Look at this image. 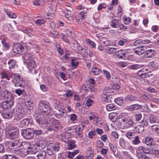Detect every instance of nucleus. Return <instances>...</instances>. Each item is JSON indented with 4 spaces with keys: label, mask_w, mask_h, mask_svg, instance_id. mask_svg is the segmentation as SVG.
I'll use <instances>...</instances> for the list:
<instances>
[{
    "label": "nucleus",
    "mask_w": 159,
    "mask_h": 159,
    "mask_svg": "<svg viewBox=\"0 0 159 159\" xmlns=\"http://www.w3.org/2000/svg\"><path fill=\"white\" fill-rule=\"evenodd\" d=\"M49 104L48 103L43 100L39 102L38 106L39 109L43 114L48 115L50 113L51 109Z\"/></svg>",
    "instance_id": "f257e3e1"
},
{
    "label": "nucleus",
    "mask_w": 159,
    "mask_h": 159,
    "mask_svg": "<svg viewBox=\"0 0 159 159\" xmlns=\"http://www.w3.org/2000/svg\"><path fill=\"white\" fill-rule=\"evenodd\" d=\"M6 145L10 149H14L17 154L19 152V148L21 147V142L18 140H15L14 141H7L6 143Z\"/></svg>",
    "instance_id": "f03ea898"
},
{
    "label": "nucleus",
    "mask_w": 159,
    "mask_h": 159,
    "mask_svg": "<svg viewBox=\"0 0 159 159\" xmlns=\"http://www.w3.org/2000/svg\"><path fill=\"white\" fill-rule=\"evenodd\" d=\"M21 135L25 139H30L34 137L33 131L30 128H28L21 130Z\"/></svg>",
    "instance_id": "7ed1b4c3"
},
{
    "label": "nucleus",
    "mask_w": 159,
    "mask_h": 159,
    "mask_svg": "<svg viewBox=\"0 0 159 159\" xmlns=\"http://www.w3.org/2000/svg\"><path fill=\"white\" fill-rule=\"evenodd\" d=\"M13 50L15 53L19 54H23L25 51L24 48L20 43L14 44L13 46Z\"/></svg>",
    "instance_id": "20e7f679"
},
{
    "label": "nucleus",
    "mask_w": 159,
    "mask_h": 159,
    "mask_svg": "<svg viewBox=\"0 0 159 159\" xmlns=\"http://www.w3.org/2000/svg\"><path fill=\"white\" fill-rule=\"evenodd\" d=\"M14 104L12 99H8L1 103V107L5 110L9 109L11 108Z\"/></svg>",
    "instance_id": "39448f33"
},
{
    "label": "nucleus",
    "mask_w": 159,
    "mask_h": 159,
    "mask_svg": "<svg viewBox=\"0 0 159 159\" xmlns=\"http://www.w3.org/2000/svg\"><path fill=\"white\" fill-rule=\"evenodd\" d=\"M150 71L148 69L143 68L138 72V74L142 78H147L150 75Z\"/></svg>",
    "instance_id": "423d86ee"
},
{
    "label": "nucleus",
    "mask_w": 159,
    "mask_h": 159,
    "mask_svg": "<svg viewBox=\"0 0 159 159\" xmlns=\"http://www.w3.org/2000/svg\"><path fill=\"white\" fill-rule=\"evenodd\" d=\"M35 117V120L38 124L43 125L45 123V118L43 114L37 113Z\"/></svg>",
    "instance_id": "0eeeda50"
},
{
    "label": "nucleus",
    "mask_w": 159,
    "mask_h": 159,
    "mask_svg": "<svg viewBox=\"0 0 159 159\" xmlns=\"http://www.w3.org/2000/svg\"><path fill=\"white\" fill-rule=\"evenodd\" d=\"M19 136V131L18 129H15L14 132H8L7 134V138L11 140L16 139Z\"/></svg>",
    "instance_id": "6e6552de"
},
{
    "label": "nucleus",
    "mask_w": 159,
    "mask_h": 159,
    "mask_svg": "<svg viewBox=\"0 0 159 159\" xmlns=\"http://www.w3.org/2000/svg\"><path fill=\"white\" fill-rule=\"evenodd\" d=\"M146 51V46H141L136 48L134 51L136 54L140 56L144 53Z\"/></svg>",
    "instance_id": "1a4fd4ad"
},
{
    "label": "nucleus",
    "mask_w": 159,
    "mask_h": 159,
    "mask_svg": "<svg viewBox=\"0 0 159 159\" xmlns=\"http://www.w3.org/2000/svg\"><path fill=\"white\" fill-rule=\"evenodd\" d=\"M30 119L27 118H25L20 121L19 126L21 128H26L30 124Z\"/></svg>",
    "instance_id": "9d476101"
},
{
    "label": "nucleus",
    "mask_w": 159,
    "mask_h": 159,
    "mask_svg": "<svg viewBox=\"0 0 159 159\" xmlns=\"http://www.w3.org/2000/svg\"><path fill=\"white\" fill-rule=\"evenodd\" d=\"M144 56L146 58H150L153 57L155 55V51L152 49H147L146 48V51L145 52Z\"/></svg>",
    "instance_id": "9b49d317"
},
{
    "label": "nucleus",
    "mask_w": 159,
    "mask_h": 159,
    "mask_svg": "<svg viewBox=\"0 0 159 159\" xmlns=\"http://www.w3.org/2000/svg\"><path fill=\"white\" fill-rule=\"evenodd\" d=\"M60 126V122L58 120H56L52 124V126L49 127L48 128V130L51 131L54 130V131H56L59 129Z\"/></svg>",
    "instance_id": "f8f14e48"
},
{
    "label": "nucleus",
    "mask_w": 159,
    "mask_h": 159,
    "mask_svg": "<svg viewBox=\"0 0 159 159\" xmlns=\"http://www.w3.org/2000/svg\"><path fill=\"white\" fill-rule=\"evenodd\" d=\"M16 111L19 113L16 115L18 118L17 120H20L25 115L24 108L22 106L18 108V109Z\"/></svg>",
    "instance_id": "ddd939ff"
},
{
    "label": "nucleus",
    "mask_w": 159,
    "mask_h": 159,
    "mask_svg": "<svg viewBox=\"0 0 159 159\" xmlns=\"http://www.w3.org/2000/svg\"><path fill=\"white\" fill-rule=\"evenodd\" d=\"M45 145V141L43 139L38 140L35 144L36 147L39 148V150L44 148Z\"/></svg>",
    "instance_id": "4468645a"
},
{
    "label": "nucleus",
    "mask_w": 159,
    "mask_h": 159,
    "mask_svg": "<svg viewBox=\"0 0 159 159\" xmlns=\"http://www.w3.org/2000/svg\"><path fill=\"white\" fill-rule=\"evenodd\" d=\"M126 51L125 50H120L117 52H116L115 54L118 57L122 59L123 58V57H125Z\"/></svg>",
    "instance_id": "2eb2a0df"
},
{
    "label": "nucleus",
    "mask_w": 159,
    "mask_h": 159,
    "mask_svg": "<svg viewBox=\"0 0 159 159\" xmlns=\"http://www.w3.org/2000/svg\"><path fill=\"white\" fill-rule=\"evenodd\" d=\"M2 95L3 99H11V95L10 93L7 90H4L2 92Z\"/></svg>",
    "instance_id": "dca6fc26"
},
{
    "label": "nucleus",
    "mask_w": 159,
    "mask_h": 159,
    "mask_svg": "<svg viewBox=\"0 0 159 159\" xmlns=\"http://www.w3.org/2000/svg\"><path fill=\"white\" fill-rule=\"evenodd\" d=\"M12 77L13 78L12 81L14 83L17 82H23L22 78L19 75L13 74L12 75Z\"/></svg>",
    "instance_id": "f3484780"
},
{
    "label": "nucleus",
    "mask_w": 159,
    "mask_h": 159,
    "mask_svg": "<svg viewBox=\"0 0 159 159\" xmlns=\"http://www.w3.org/2000/svg\"><path fill=\"white\" fill-rule=\"evenodd\" d=\"M125 125L127 128H130L135 126L136 123L132 119L129 118L127 122L125 123Z\"/></svg>",
    "instance_id": "a211bd4d"
},
{
    "label": "nucleus",
    "mask_w": 159,
    "mask_h": 159,
    "mask_svg": "<svg viewBox=\"0 0 159 159\" xmlns=\"http://www.w3.org/2000/svg\"><path fill=\"white\" fill-rule=\"evenodd\" d=\"M145 142L146 144L148 146L155 145V142L153 139L150 137H147L146 138Z\"/></svg>",
    "instance_id": "6ab92c4d"
},
{
    "label": "nucleus",
    "mask_w": 159,
    "mask_h": 159,
    "mask_svg": "<svg viewBox=\"0 0 159 159\" xmlns=\"http://www.w3.org/2000/svg\"><path fill=\"white\" fill-rule=\"evenodd\" d=\"M111 26L114 28H117L120 26L119 21L116 19H113L111 21L110 23Z\"/></svg>",
    "instance_id": "aec40b11"
},
{
    "label": "nucleus",
    "mask_w": 159,
    "mask_h": 159,
    "mask_svg": "<svg viewBox=\"0 0 159 159\" xmlns=\"http://www.w3.org/2000/svg\"><path fill=\"white\" fill-rule=\"evenodd\" d=\"M21 146H23V148L26 150L31 148V145L29 142H21Z\"/></svg>",
    "instance_id": "412c9836"
},
{
    "label": "nucleus",
    "mask_w": 159,
    "mask_h": 159,
    "mask_svg": "<svg viewBox=\"0 0 159 159\" xmlns=\"http://www.w3.org/2000/svg\"><path fill=\"white\" fill-rule=\"evenodd\" d=\"M28 68H34L36 66V64L34 59L29 60L26 62Z\"/></svg>",
    "instance_id": "4be33fe9"
},
{
    "label": "nucleus",
    "mask_w": 159,
    "mask_h": 159,
    "mask_svg": "<svg viewBox=\"0 0 159 159\" xmlns=\"http://www.w3.org/2000/svg\"><path fill=\"white\" fill-rule=\"evenodd\" d=\"M136 155L139 159H148V157L142 152H136Z\"/></svg>",
    "instance_id": "5701e85b"
},
{
    "label": "nucleus",
    "mask_w": 159,
    "mask_h": 159,
    "mask_svg": "<svg viewBox=\"0 0 159 159\" xmlns=\"http://www.w3.org/2000/svg\"><path fill=\"white\" fill-rule=\"evenodd\" d=\"M6 129L7 131H14L15 129H18L16 127L13 125H12L9 123H6Z\"/></svg>",
    "instance_id": "b1692460"
},
{
    "label": "nucleus",
    "mask_w": 159,
    "mask_h": 159,
    "mask_svg": "<svg viewBox=\"0 0 159 159\" xmlns=\"http://www.w3.org/2000/svg\"><path fill=\"white\" fill-rule=\"evenodd\" d=\"M140 105L138 104L132 105L129 107V110L131 111L138 110L141 107Z\"/></svg>",
    "instance_id": "393cba45"
},
{
    "label": "nucleus",
    "mask_w": 159,
    "mask_h": 159,
    "mask_svg": "<svg viewBox=\"0 0 159 159\" xmlns=\"http://www.w3.org/2000/svg\"><path fill=\"white\" fill-rule=\"evenodd\" d=\"M126 101L132 102L133 101H138V98L134 95H128L125 98Z\"/></svg>",
    "instance_id": "a878e982"
},
{
    "label": "nucleus",
    "mask_w": 159,
    "mask_h": 159,
    "mask_svg": "<svg viewBox=\"0 0 159 159\" xmlns=\"http://www.w3.org/2000/svg\"><path fill=\"white\" fill-rule=\"evenodd\" d=\"M46 155V152L44 151H42L39 152L37 156L38 159H45Z\"/></svg>",
    "instance_id": "bb28decb"
},
{
    "label": "nucleus",
    "mask_w": 159,
    "mask_h": 159,
    "mask_svg": "<svg viewBox=\"0 0 159 159\" xmlns=\"http://www.w3.org/2000/svg\"><path fill=\"white\" fill-rule=\"evenodd\" d=\"M61 111L60 110V113L57 115V117L58 118H65L67 116V114L65 113V110L62 109Z\"/></svg>",
    "instance_id": "cd10ccee"
},
{
    "label": "nucleus",
    "mask_w": 159,
    "mask_h": 159,
    "mask_svg": "<svg viewBox=\"0 0 159 159\" xmlns=\"http://www.w3.org/2000/svg\"><path fill=\"white\" fill-rule=\"evenodd\" d=\"M109 95V94L104 93H103L102 94V101L106 102H109L110 100L109 99L110 97L108 96Z\"/></svg>",
    "instance_id": "c85d7f7f"
},
{
    "label": "nucleus",
    "mask_w": 159,
    "mask_h": 159,
    "mask_svg": "<svg viewBox=\"0 0 159 159\" xmlns=\"http://www.w3.org/2000/svg\"><path fill=\"white\" fill-rule=\"evenodd\" d=\"M54 152L53 147H52L51 144H49L48 146L47 149V154L49 155H52L54 153Z\"/></svg>",
    "instance_id": "c756f323"
},
{
    "label": "nucleus",
    "mask_w": 159,
    "mask_h": 159,
    "mask_svg": "<svg viewBox=\"0 0 159 159\" xmlns=\"http://www.w3.org/2000/svg\"><path fill=\"white\" fill-rule=\"evenodd\" d=\"M144 66L143 65L134 64L129 66V68L131 70H137L142 67H143Z\"/></svg>",
    "instance_id": "7c9ffc66"
},
{
    "label": "nucleus",
    "mask_w": 159,
    "mask_h": 159,
    "mask_svg": "<svg viewBox=\"0 0 159 159\" xmlns=\"http://www.w3.org/2000/svg\"><path fill=\"white\" fill-rule=\"evenodd\" d=\"M16 61L12 59L10 60L8 62V64L9 65V69H14V66L16 65Z\"/></svg>",
    "instance_id": "2f4dec72"
},
{
    "label": "nucleus",
    "mask_w": 159,
    "mask_h": 159,
    "mask_svg": "<svg viewBox=\"0 0 159 159\" xmlns=\"http://www.w3.org/2000/svg\"><path fill=\"white\" fill-rule=\"evenodd\" d=\"M2 116L6 119H10L12 117V114L11 112H4L2 115Z\"/></svg>",
    "instance_id": "473e14b6"
},
{
    "label": "nucleus",
    "mask_w": 159,
    "mask_h": 159,
    "mask_svg": "<svg viewBox=\"0 0 159 159\" xmlns=\"http://www.w3.org/2000/svg\"><path fill=\"white\" fill-rule=\"evenodd\" d=\"M36 43V42L35 41L30 40L28 42L26 43V45L30 48H33Z\"/></svg>",
    "instance_id": "72a5a7b5"
},
{
    "label": "nucleus",
    "mask_w": 159,
    "mask_h": 159,
    "mask_svg": "<svg viewBox=\"0 0 159 159\" xmlns=\"http://www.w3.org/2000/svg\"><path fill=\"white\" fill-rule=\"evenodd\" d=\"M98 118V114L95 112H91L90 113V116H89V119L91 120L94 119V120L97 121Z\"/></svg>",
    "instance_id": "f704fd0d"
},
{
    "label": "nucleus",
    "mask_w": 159,
    "mask_h": 159,
    "mask_svg": "<svg viewBox=\"0 0 159 159\" xmlns=\"http://www.w3.org/2000/svg\"><path fill=\"white\" fill-rule=\"evenodd\" d=\"M135 131L138 133H142L144 130V127L143 126L140 125H138L136 127Z\"/></svg>",
    "instance_id": "c9c22d12"
},
{
    "label": "nucleus",
    "mask_w": 159,
    "mask_h": 159,
    "mask_svg": "<svg viewBox=\"0 0 159 159\" xmlns=\"http://www.w3.org/2000/svg\"><path fill=\"white\" fill-rule=\"evenodd\" d=\"M116 108V107L114 104L111 103L106 105V109L109 111L114 110Z\"/></svg>",
    "instance_id": "e433bc0d"
},
{
    "label": "nucleus",
    "mask_w": 159,
    "mask_h": 159,
    "mask_svg": "<svg viewBox=\"0 0 159 159\" xmlns=\"http://www.w3.org/2000/svg\"><path fill=\"white\" fill-rule=\"evenodd\" d=\"M116 49L114 48H107L106 49V52L108 54H111L115 53L116 52Z\"/></svg>",
    "instance_id": "4c0bfd02"
},
{
    "label": "nucleus",
    "mask_w": 159,
    "mask_h": 159,
    "mask_svg": "<svg viewBox=\"0 0 159 159\" xmlns=\"http://www.w3.org/2000/svg\"><path fill=\"white\" fill-rule=\"evenodd\" d=\"M109 117L111 121H115L117 119V115L116 113H111L109 114Z\"/></svg>",
    "instance_id": "58836bf2"
},
{
    "label": "nucleus",
    "mask_w": 159,
    "mask_h": 159,
    "mask_svg": "<svg viewBox=\"0 0 159 159\" xmlns=\"http://www.w3.org/2000/svg\"><path fill=\"white\" fill-rule=\"evenodd\" d=\"M126 136L129 139H131L134 138L135 135V133L134 132H129L126 133L125 134Z\"/></svg>",
    "instance_id": "ea45409f"
},
{
    "label": "nucleus",
    "mask_w": 159,
    "mask_h": 159,
    "mask_svg": "<svg viewBox=\"0 0 159 159\" xmlns=\"http://www.w3.org/2000/svg\"><path fill=\"white\" fill-rule=\"evenodd\" d=\"M122 19L125 24H129L131 22V19L130 17L125 16L123 17Z\"/></svg>",
    "instance_id": "a19ab883"
},
{
    "label": "nucleus",
    "mask_w": 159,
    "mask_h": 159,
    "mask_svg": "<svg viewBox=\"0 0 159 159\" xmlns=\"http://www.w3.org/2000/svg\"><path fill=\"white\" fill-rule=\"evenodd\" d=\"M141 142L139 139V137L138 136H136L134 139L132 141V143L134 145H138Z\"/></svg>",
    "instance_id": "79ce46f5"
},
{
    "label": "nucleus",
    "mask_w": 159,
    "mask_h": 159,
    "mask_svg": "<svg viewBox=\"0 0 159 159\" xmlns=\"http://www.w3.org/2000/svg\"><path fill=\"white\" fill-rule=\"evenodd\" d=\"M111 92H112L111 88L107 86L104 88L103 93H104L109 94V95H110Z\"/></svg>",
    "instance_id": "37998d69"
},
{
    "label": "nucleus",
    "mask_w": 159,
    "mask_h": 159,
    "mask_svg": "<svg viewBox=\"0 0 159 159\" xmlns=\"http://www.w3.org/2000/svg\"><path fill=\"white\" fill-rule=\"evenodd\" d=\"M128 42V40L125 39H123L119 40L118 44L120 46L124 45Z\"/></svg>",
    "instance_id": "c03bdc74"
},
{
    "label": "nucleus",
    "mask_w": 159,
    "mask_h": 159,
    "mask_svg": "<svg viewBox=\"0 0 159 159\" xmlns=\"http://www.w3.org/2000/svg\"><path fill=\"white\" fill-rule=\"evenodd\" d=\"M115 102L119 105H121L124 102V100L121 97H119L115 99Z\"/></svg>",
    "instance_id": "a18cd8bd"
},
{
    "label": "nucleus",
    "mask_w": 159,
    "mask_h": 159,
    "mask_svg": "<svg viewBox=\"0 0 159 159\" xmlns=\"http://www.w3.org/2000/svg\"><path fill=\"white\" fill-rule=\"evenodd\" d=\"M79 64L78 61L75 59H72L71 62V66L74 68H75L78 66Z\"/></svg>",
    "instance_id": "49530a36"
},
{
    "label": "nucleus",
    "mask_w": 159,
    "mask_h": 159,
    "mask_svg": "<svg viewBox=\"0 0 159 159\" xmlns=\"http://www.w3.org/2000/svg\"><path fill=\"white\" fill-rule=\"evenodd\" d=\"M33 56L30 53H27L25 56V62L29 60H31L33 59L34 57H33Z\"/></svg>",
    "instance_id": "de8ad7c7"
},
{
    "label": "nucleus",
    "mask_w": 159,
    "mask_h": 159,
    "mask_svg": "<svg viewBox=\"0 0 159 159\" xmlns=\"http://www.w3.org/2000/svg\"><path fill=\"white\" fill-rule=\"evenodd\" d=\"M100 70L99 69L96 67H93L92 68V71L95 75H98Z\"/></svg>",
    "instance_id": "09e8293b"
},
{
    "label": "nucleus",
    "mask_w": 159,
    "mask_h": 159,
    "mask_svg": "<svg viewBox=\"0 0 159 159\" xmlns=\"http://www.w3.org/2000/svg\"><path fill=\"white\" fill-rule=\"evenodd\" d=\"M81 129L80 127H79L78 130H76L75 132L76 135L78 137L80 138H82L83 137V135L82 134V130H80V129Z\"/></svg>",
    "instance_id": "8fccbe9b"
},
{
    "label": "nucleus",
    "mask_w": 159,
    "mask_h": 159,
    "mask_svg": "<svg viewBox=\"0 0 159 159\" xmlns=\"http://www.w3.org/2000/svg\"><path fill=\"white\" fill-rule=\"evenodd\" d=\"M96 134V133L95 131H91L89 133L88 137L89 139H92Z\"/></svg>",
    "instance_id": "3c124183"
},
{
    "label": "nucleus",
    "mask_w": 159,
    "mask_h": 159,
    "mask_svg": "<svg viewBox=\"0 0 159 159\" xmlns=\"http://www.w3.org/2000/svg\"><path fill=\"white\" fill-rule=\"evenodd\" d=\"M154 39V43L157 45L159 46V35L156 34L153 36Z\"/></svg>",
    "instance_id": "603ef678"
},
{
    "label": "nucleus",
    "mask_w": 159,
    "mask_h": 159,
    "mask_svg": "<svg viewBox=\"0 0 159 159\" xmlns=\"http://www.w3.org/2000/svg\"><path fill=\"white\" fill-rule=\"evenodd\" d=\"M119 144L120 146L122 148H124L126 145L125 141L123 138H121L120 139Z\"/></svg>",
    "instance_id": "864d4df0"
},
{
    "label": "nucleus",
    "mask_w": 159,
    "mask_h": 159,
    "mask_svg": "<svg viewBox=\"0 0 159 159\" xmlns=\"http://www.w3.org/2000/svg\"><path fill=\"white\" fill-rule=\"evenodd\" d=\"M149 120L150 122L152 123L159 122V120L156 117L153 116H151L150 117Z\"/></svg>",
    "instance_id": "5fc2aeb1"
},
{
    "label": "nucleus",
    "mask_w": 159,
    "mask_h": 159,
    "mask_svg": "<svg viewBox=\"0 0 159 159\" xmlns=\"http://www.w3.org/2000/svg\"><path fill=\"white\" fill-rule=\"evenodd\" d=\"M142 117V115L140 113H137L134 115V117L135 120L136 121H139L141 119Z\"/></svg>",
    "instance_id": "6e6d98bb"
},
{
    "label": "nucleus",
    "mask_w": 159,
    "mask_h": 159,
    "mask_svg": "<svg viewBox=\"0 0 159 159\" xmlns=\"http://www.w3.org/2000/svg\"><path fill=\"white\" fill-rule=\"evenodd\" d=\"M45 21L43 19H37L35 22V23L37 25H40L45 23Z\"/></svg>",
    "instance_id": "4d7b16f0"
},
{
    "label": "nucleus",
    "mask_w": 159,
    "mask_h": 159,
    "mask_svg": "<svg viewBox=\"0 0 159 159\" xmlns=\"http://www.w3.org/2000/svg\"><path fill=\"white\" fill-rule=\"evenodd\" d=\"M67 13H66V17L69 20H70L71 19L72 14L71 13V10H67Z\"/></svg>",
    "instance_id": "13d9d810"
},
{
    "label": "nucleus",
    "mask_w": 159,
    "mask_h": 159,
    "mask_svg": "<svg viewBox=\"0 0 159 159\" xmlns=\"http://www.w3.org/2000/svg\"><path fill=\"white\" fill-rule=\"evenodd\" d=\"M52 147H53L54 151H58L60 148V147L58 143L55 144H51Z\"/></svg>",
    "instance_id": "bf43d9fd"
},
{
    "label": "nucleus",
    "mask_w": 159,
    "mask_h": 159,
    "mask_svg": "<svg viewBox=\"0 0 159 159\" xmlns=\"http://www.w3.org/2000/svg\"><path fill=\"white\" fill-rule=\"evenodd\" d=\"M110 147V150L112 151L113 154L115 155V153L116 151V148L111 143L109 144Z\"/></svg>",
    "instance_id": "052dcab7"
},
{
    "label": "nucleus",
    "mask_w": 159,
    "mask_h": 159,
    "mask_svg": "<svg viewBox=\"0 0 159 159\" xmlns=\"http://www.w3.org/2000/svg\"><path fill=\"white\" fill-rule=\"evenodd\" d=\"M66 33L67 36L72 38L73 33L70 30H67L66 31Z\"/></svg>",
    "instance_id": "680f3d73"
},
{
    "label": "nucleus",
    "mask_w": 159,
    "mask_h": 159,
    "mask_svg": "<svg viewBox=\"0 0 159 159\" xmlns=\"http://www.w3.org/2000/svg\"><path fill=\"white\" fill-rule=\"evenodd\" d=\"M33 135L34 134L36 135H39L42 134L43 133V131L40 129L39 130H33Z\"/></svg>",
    "instance_id": "e2e57ef3"
},
{
    "label": "nucleus",
    "mask_w": 159,
    "mask_h": 159,
    "mask_svg": "<svg viewBox=\"0 0 159 159\" xmlns=\"http://www.w3.org/2000/svg\"><path fill=\"white\" fill-rule=\"evenodd\" d=\"M31 149L30 151H28L27 152H30L31 154H35L38 151V150H39V149H38L37 148H31Z\"/></svg>",
    "instance_id": "0e129e2a"
},
{
    "label": "nucleus",
    "mask_w": 159,
    "mask_h": 159,
    "mask_svg": "<svg viewBox=\"0 0 159 159\" xmlns=\"http://www.w3.org/2000/svg\"><path fill=\"white\" fill-rule=\"evenodd\" d=\"M68 149H71L75 147V145L74 144V143L72 142L69 141L68 144Z\"/></svg>",
    "instance_id": "69168bd1"
},
{
    "label": "nucleus",
    "mask_w": 159,
    "mask_h": 159,
    "mask_svg": "<svg viewBox=\"0 0 159 159\" xmlns=\"http://www.w3.org/2000/svg\"><path fill=\"white\" fill-rule=\"evenodd\" d=\"M103 71L104 74L106 75L107 79L108 80L110 79L111 78L110 73L108 71L105 70H103Z\"/></svg>",
    "instance_id": "338daca9"
},
{
    "label": "nucleus",
    "mask_w": 159,
    "mask_h": 159,
    "mask_svg": "<svg viewBox=\"0 0 159 159\" xmlns=\"http://www.w3.org/2000/svg\"><path fill=\"white\" fill-rule=\"evenodd\" d=\"M122 8L120 6V5H118V10L117 14L120 16H121L122 15L121 13L122 12Z\"/></svg>",
    "instance_id": "774afa93"
}]
</instances>
